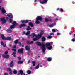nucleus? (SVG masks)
<instances>
[{
    "label": "nucleus",
    "instance_id": "nucleus-3",
    "mask_svg": "<svg viewBox=\"0 0 75 75\" xmlns=\"http://www.w3.org/2000/svg\"><path fill=\"white\" fill-rule=\"evenodd\" d=\"M53 44V42H51L50 43H46L45 44V46L47 47V48L49 50H51L52 47V46H51V45Z\"/></svg>",
    "mask_w": 75,
    "mask_h": 75
},
{
    "label": "nucleus",
    "instance_id": "nucleus-27",
    "mask_svg": "<svg viewBox=\"0 0 75 75\" xmlns=\"http://www.w3.org/2000/svg\"><path fill=\"white\" fill-rule=\"evenodd\" d=\"M1 45H3L4 47H6V45H4V43H3V42H1Z\"/></svg>",
    "mask_w": 75,
    "mask_h": 75
},
{
    "label": "nucleus",
    "instance_id": "nucleus-30",
    "mask_svg": "<svg viewBox=\"0 0 75 75\" xmlns=\"http://www.w3.org/2000/svg\"><path fill=\"white\" fill-rule=\"evenodd\" d=\"M15 54H16V52H14L12 55H13V56L14 57H15V58L16 57V56L15 55Z\"/></svg>",
    "mask_w": 75,
    "mask_h": 75
},
{
    "label": "nucleus",
    "instance_id": "nucleus-20",
    "mask_svg": "<svg viewBox=\"0 0 75 75\" xmlns=\"http://www.w3.org/2000/svg\"><path fill=\"white\" fill-rule=\"evenodd\" d=\"M29 25H30L31 27H33V23H32L31 22H30L29 23Z\"/></svg>",
    "mask_w": 75,
    "mask_h": 75
},
{
    "label": "nucleus",
    "instance_id": "nucleus-51",
    "mask_svg": "<svg viewBox=\"0 0 75 75\" xmlns=\"http://www.w3.org/2000/svg\"><path fill=\"white\" fill-rule=\"evenodd\" d=\"M9 47H11V44H10L9 45Z\"/></svg>",
    "mask_w": 75,
    "mask_h": 75
},
{
    "label": "nucleus",
    "instance_id": "nucleus-19",
    "mask_svg": "<svg viewBox=\"0 0 75 75\" xmlns=\"http://www.w3.org/2000/svg\"><path fill=\"white\" fill-rule=\"evenodd\" d=\"M26 30H27V31H29V30H31V28H30L29 26H28L27 27Z\"/></svg>",
    "mask_w": 75,
    "mask_h": 75
},
{
    "label": "nucleus",
    "instance_id": "nucleus-40",
    "mask_svg": "<svg viewBox=\"0 0 75 75\" xmlns=\"http://www.w3.org/2000/svg\"><path fill=\"white\" fill-rule=\"evenodd\" d=\"M12 50V51H16V49H13Z\"/></svg>",
    "mask_w": 75,
    "mask_h": 75
},
{
    "label": "nucleus",
    "instance_id": "nucleus-48",
    "mask_svg": "<svg viewBox=\"0 0 75 75\" xmlns=\"http://www.w3.org/2000/svg\"><path fill=\"white\" fill-rule=\"evenodd\" d=\"M6 20H8V18L6 17Z\"/></svg>",
    "mask_w": 75,
    "mask_h": 75
},
{
    "label": "nucleus",
    "instance_id": "nucleus-39",
    "mask_svg": "<svg viewBox=\"0 0 75 75\" xmlns=\"http://www.w3.org/2000/svg\"><path fill=\"white\" fill-rule=\"evenodd\" d=\"M71 41H75V38H73L72 39V40H71Z\"/></svg>",
    "mask_w": 75,
    "mask_h": 75
},
{
    "label": "nucleus",
    "instance_id": "nucleus-5",
    "mask_svg": "<svg viewBox=\"0 0 75 75\" xmlns=\"http://www.w3.org/2000/svg\"><path fill=\"white\" fill-rule=\"evenodd\" d=\"M42 19V17H41V16H38V17L36 18V21L35 22L36 24H40V22L38 21V20H41Z\"/></svg>",
    "mask_w": 75,
    "mask_h": 75
},
{
    "label": "nucleus",
    "instance_id": "nucleus-4",
    "mask_svg": "<svg viewBox=\"0 0 75 75\" xmlns=\"http://www.w3.org/2000/svg\"><path fill=\"white\" fill-rule=\"evenodd\" d=\"M1 35L3 40H11V37H8L6 38L4 37V36L3 34H2Z\"/></svg>",
    "mask_w": 75,
    "mask_h": 75
},
{
    "label": "nucleus",
    "instance_id": "nucleus-54",
    "mask_svg": "<svg viewBox=\"0 0 75 75\" xmlns=\"http://www.w3.org/2000/svg\"><path fill=\"white\" fill-rule=\"evenodd\" d=\"M42 65H40V67H42Z\"/></svg>",
    "mask_w": 75,
    "mask_h": 75
},
{
    "label": "nucleus",
    "instance_id": "nucleus-29",
    "mask_svg": "<svg viewBox=\"0 0 75 75\" xmlns=\"http://www.w3.org/2000/svg\"><path fill=\"white\" fill-rule=\"evenodd\" d=\"M31 71L30 70H29L27 71V73L28 74H31Z\"/></svg>",
    "mask_w": 75,
    "mask_h": 75
},
{
    "label": "nucleus",
    "instance_id": "nucleus-46",
    "mask_svg": "<svg viewBox=\"0 0 75 75\" xmlns=\"http://www.w3.org/2000/svg\"><path fill=\"white\" fill-rule=\"evenodd\" d=\"M57 35H60V33H58L57 34Z\"/></svg>",
    "mask_w": 75,
    "mask_h": 75
},
{
    "label": "nucleus",
    "instance_id": "nucleus-17",
    "mask_svg": "<svg viewBox=\"0 0 75 75\" xmlns=\"http://www.w3.org/2000/svg\"><path fill=\"white\" fill-rule=\"evenodd\" d=\"M1 11L2 12V13H6V11L5 10H4V8H2Z\"/></svg>",
    "mask_w": 75,
    "mask_h": 75
},
{
    "label": "nucleus",
    "instance_id": "nucleus-25",
    "mask_svg": "<svg viewBox=\"0 0 75 75\" xmlns=\"http://www.w3.org/2000/svg\"><path fill=\"white\" fill-rule=\"evenodd\" d=\"M25 25L24 24H23L20 25V28L22 27H25Z\"/></svg>",
    "mask_w": 75,
    "mask_h": 75
},
{
    "label": "nucleus",
    "instance_id": "nucleus-38",
    "mask_svg": "<svg viewBox=\"0 0 75 75\" xmlns=\"http://www.w3.org/2000/svg\"><path fill=\"white\" fill-rule=\"evenodd\" d=\"M54 33H50V35H54Z\"/></svg>",
    "mask_w": 75,
    "mask_h": 75
},
{
    "label": "nucleus",
    "instance_id": "nucleus-42",
    "mask_svg": "<svg viewBox=\"0 0 75 75\" xmlns=\"http://www.w3.org/2000/svg\"><path fill=\"white\" fill-rule=\"evenodd\" d=\"M33 42H33V41H31L30 42L31 44H33Z\"/></svg>",
    "mask_w": 75,
    "mask_h": 75
},
{
    "label": "nucleus",
    "instance_id": "nucleus-50",
    "mask_svg": "<svg viewBox=\"0 0 75 75\" xmlns=\"http://www.w3.org/2000/svg\"><path fill=\"white\" fill-rule=\"evenodd\" d=\"M28 63H30V61H28Z\"/></svg>",
    "mask_w": 75,
    "mask_h": 75
},
{
    "label": "nucleus",
    "instance_id": "nucleus-49",
    "mask_svg": "<svg viewBox=\"0 0 75 75\" xmlns=\"http://www.w3.org/2000/svg\"><path fill=\"white\" fill-rule=\"evenodd\" d=\"M2 1H3L2 0L0 1V3H1L2 2Z\"/></svg>",
    "mask_w": 75,
    "mask_h": 75
},
{
    "label": "nucleus",
    "instance_id": "nucleus-32",
    "mask_svg": "<svg viewBox=\"0 0 75 75\" xmlns=\"http://www.w3.org/2000/svg\"><path fill=\"white\" fill-rule=\"evenodd\" d=\"M13 73L15 74H17V71L16 70H14L13 71Z\"/></svg>",
    "mask_w": 75,
    "mask_h": 75
},
{
    "label": "nucleus",
    "instance_id": "nucleus-11",
    "mask_svg": "<svg viewBox=\"0 0 75 75\" xmlns=\"http://www.w3.org/2000/svg\"><path fill=\"white\" fill-rule=\"evenodd\" d=\"M40 3H41V4H44V3H47V0H44L42 2L41 1V0H40L39 1Z\"/></svg>",
    "mask_w": 75,
    "mask_h": 75
},
{
    "label": "nucleus",
    "instance_id": "nucleus-23",
    "mask_svg": "<svg viewBox=\"0 0 75 75\" xmlns=\"http://www.w3.org/2000/svg\"><path fill=\"white\" fill-rule=\"evenodd\" d=\"M42 40L43 41H45V38L44 37H43L42 39Z\"/></svg>",
    "mask_w": 75,
    "mask_h": 75
},
{
    "label": "nucleus",
    "instance_id": "nucleus-52",
    "mask_svg": "<svg viewBox=\"0 0 75 75\" xmlns=\"http://www.w3.org/2000/svg\"><path fill=\"white\" fill-rule=\"evenodd\" d=\"M18 44H19V45H21V43H20V42H19Z\"/></svg>",
    "mask_w": 75,
    "mask_h": 75
},
{
    "label": "nucleus",
    "instance_id": "nucleus-8",
    "mask_svg": "<svg viewBox=\"0 0 75 75\" xmlns=\"http://www.w3.org/2000/svg\"><path fill=\"white\" fill-rule=\"evenodd\" d=\"M3 58H8L10 57V56L8 55H1Z\"/></svg>",
    "mask_w": 75,
    "mask_h": 75
},
{
    "label": "nucleus",
    "instance_id": "nucleus-28",
    "mask_svg": "<svg viewBox=\"0 0 75 75\" xmlns=\"http://www.w3.org/2000/svg\"><path fill=\"white\" fill-rule=\"evenodd\" d=\"M18 64H23V61H18Z\"/></svg>",
    "mask_w": 75,
    "mask_h": 75
},
{
    "label": "nucleus",
    "instance_id": "nucleus-18",
    "mask_svg": "<svg viewBox=\"0 0 75 75\" xmlns=\"http://www.w3.org/2000/svg\"><path fill=\"white\" fill-rule=\"evenodd\" d=\"M7 31L8 33H11L12 31V30H11L10 29H8L7 30Z\"/></svg>",
    "mask_w": 75,
    "mask_h": 75
},
{
    "label": "nucleus",
    "instance_id": "nucleus-59",
    "mask_svg": "<svg viewBox=\"0 0 75 75\" xmlns=\"http://www.w3.org/2000/svg\"><path fill=\"white\" fill-rule=\"evenodd\" d=\"M1 6H0V10H1Z\"/></svg>",
    "mask_w": 75,
    "mask_h": 75
},
{
    "label": "nucleus",
    "instance_id": "nucleus-57",
    "mask_svg": "<svg viewBox=\"0 0 75 75\" xmlns=\"http://www.w3.org/2000/svg\"><path fill=\"white\" fill-rule=\"evenodd\" d=\"M24 40V38H23L22 39V40Z\"/></svg>",
    "mask_w": 75,
    "mask_h": 75
},
{
    "label": "nucleus",
    "instance_id": "nucleus-41",
    "mask_svg": "<svg viewBox=\"0 0 75 75\" xmlns=\"http://www.w3.org/2000/svg\"><path fill=\"white\" fill-rule=\"evenodd\" d=\"M18 59H19V60H21V58L20 57H18Z\"/></svg>",
    "mask_w": 75,
    "mask_h": 75
},
{
    "label": "nucleus",
    "instance_id": "nucleus-64",
    "mask_svg": "<svg viewBox=\"0 0 75 75\" xmlns=\"http://www.w3.org/2000/svg\"><path fill=\"white\" fill-rule=\"evenodd\" d=\"M1 56H0V58H1Z\"/></svg>",
    "mask_w": 75,
    "mask_h": 75
},
{
    "label": "nucleus",
    "instance_id": "nucleus-13",
    "mask_svg": "<svg viewBox=\"0 0 75 75\" xmlns=\"http://www.w3.org/2000/svg\"><path fill=\"white\" fill-rule=\"evenodd\" d=\"M7 71H10L9 74L10 75H12V71L10 68H8L7 69Z\"/></svg>",
    "mask_w": 75,
    "mask_h": 75
},
{
    "label": "nucleus",
    "instance_id": "nucleus-62",
    "mask_svg": "<svg viewBox=\"0 0 75 75\" xmlns=\"http://www.w3.org/2000/svg\"><path fill=\"white\" fill-rule=\"evenodd\" d=\"M74 36H75V34H74Z\"/></svg>",
    "mask_w": 75,
    "mask_h": 75
},
{
    "label": "nucleus",
    "instance_id": "nucleus-34",
    "mask_svg": "<svg viewBox=\"0 0 75 75\" xmlns=\"http://www.w3.org/2000/svg\"><path fill=\"white\" fill-rule=\"evenodd\" d=\"M47 60L48 61H51V58H48L47 59Z\"/></svg>",
    "mask_w": 75,
    "mask_h": 75
},
{
    "label": "nucleus",
    "instance_id": "nucleus-47",
    "mask_svg": "<svg viewBox=\"0 0 75 75\" xmlns=\"http://www.w3.org/2000/svg\"><path fill=\"white\" fill-rule=\"evenodd\" d=\"M4 75H8V74L7 73H5L4 74Z\"/></svg>",
    "mask_w": 75,
    "mask_h": 75
},
{
    "label": "nucleus",
    "instance_id": "nucleus-10",
    "mask_svg": "<svg viewBox=\"0 0 75 75\" xmlns=\"http://www.w3.org/2000/svg\"><path fill=\"white\" fill-rule=\"evenodd\" d=\"M23 50H24V49H19L18 50V52L19 54H21V53H22L23 52Z\"/></svg>",
    "mask_w": 75,
    "mask_h": 75
},
{
    "label": "nucleus",
    "instance_id": "nucleus-6",
    "mask_svg": "<svg viewBox=\"0 0 75 75\" xmlns=\"http://www.w3.org/2000/svg\"><path fill=\"white\" fill-rule=\"evenodd\" d=\"M13 25H12L10 27L11 29H12V28H14L15 26H16V25H17V23L16 22L14 21L13 23Z\"/></svg>",
    "mask_w": 75,
    "mask_h": 75
},
{
    "label": "nucleus",
    "instance_id": "nucleus-14",
    "mask_svg": "<svg viewBox=\"0 0 75 75\" xmlns=\"http://www.w3.org/2000/svg\"><path fill=\"white\" fill-rule=\"evenodd\" d=\"M7 16H8V17H10L11 18H13V15H12V14L11 13H10L9 14H7Z\"/></svg>",
    "mask_w": 75,
    "mask_h": 75
},
{
    "label": "nucleus",
    "instance_id": "nucleus-2",
    "mask_svg": "<svg viewBox=\"0 0 75 75\" xmlns=\"http://www.w3.org/2000/svg\"><path fill=\"white\" fill-rule=\"evenodd\" d=\"M36 44L37 45H42V48L43 50V52H44L45 51V50H46V49L45 47V45L43 43L41 44L40 42H37L36 43Z\"/></svg>",
    "mask_w": 75,
    "mask_h": 75
},
{
    "label": "nucleus",
    "instance_id": "nucleus-31",
    "mask_svg": "<svg viewBox=\"0 0 75 75\" xmlns=\"http://www.w3.org/2000/svg\"><path fill=\"white\" fill-rule=\"evenodd\" d=\"M45 21H46V22H47V21H49V20L48 19L45 18Z\"/></svg>",
    "mask_w": 75,
    "mask_h": 75
},
{
    "label": "nucleus",
    "instance_id": "nucleus-9",
    "mask_svg": "<svg viewBox=\"0 0 75 75\" xmlns=\"http://www.w3.org/2000/svg\"><path fill=\"white\" fill-rule=\"evenodd\" d=\"M19 72L20 73L18 74V75H20L21 74V75H25V74L23 73V71L22 70H19Z\"/></svg>",
    "mask_w": 75,
    "mask_h": 75
},
{
    "label": "nucleus",
    "instance_id": "nucleus-56",
    "mask_svg": "<svg viewBox=\"0 0 75 75\" xmlns=\"http://www.w3.org/2000/svg\"><path fill=\"white\" fill-rule=\"evenodd\" d=\"M36 1H37V0H35L34 1V2H36Z\"/></svg>",
    "mask_w": 75,
    "mask_h": 75
},
{
    "label": "nucleus",
    "instance_id": "nucleus-7",
    "mask_svg": "<svg viewBox=\"0 0 75 75\" xmlns=\"http://www.w3.org/2000/svg\"><path fill=\"white\" fill-rule=\"evenodd\" d=\"M4 19V17L0 19V21H1L2 23V24H4V23H6V20H5Z\"/></svg>",
    "mask_w": 75,
    "mask_h": 75
},
{
    "label": "nucleus",
    "instance_id": "nucleus-15",
    "mask_svg": "<svg viewBox=\"0 0 75 75\" xmlns=\"http://www.w3.org/2000/svg\"><path fill=\"white\" fill-rule=\"evenodd\" d=\"M21 22H22V23H27L28 22V20H26V21L22 20V21H21Z\"/></svg>",
    "mask_w": 75,
    "mask_h": 75
},
{
    "label": "nucleus",
    "instance_id": "nucleus-12",
    "mask_svg": "<svg viewBox=\"0 0 75 75\" xmlns=\"http://www.w3.org/2000/svg\"><path fill=\"white\" fill-rule=\"evenodd\" d=\"M9 65L10 67H12L14 65V64H13V61H11L10 62V64H9Z\"/></svg>",
    "mask_w": 75,
    "mask_h": 75
},
{
    "label": "nucleus",
    "instance_id": "nucleus-60",
    "mask_svg": "<svg viewBox=\"0 0 75 75\" xmlns=\"http://www.w3.org/2000/svg\"><path fill=\"white\" fill-rule=\"evenodd\" d=\"M49 21H51V20H49Z\"/></svg>",
    "mask_w": 75,
    "mask_h": 75
},
{
    "label": "nucleus",
    "instance_id": "nucleus-61",
    "mask_svg": "<svg viewBox=\"0 0 75 75\" xmlns=\"http://www.w3.org/2000/svg\"><path fill=\"white\" fill-rule=\"evenodd\" d=\"M69 34H71V33H70Z\"/></svg>",
    "mask_w": 75,
    "mask_h": 75
},
{
    "label": "nucleus",
    "instance_id": "nucleus-63",
    "mask_svg": "<svg viewBox=\"0 0 75 75\" xmlns=\"http://www.w3.org/2000/svg\"><path fill=\"white\" fill-rule=\"evenodd\" d=\"M57 20H58V18L56 19Z\"/></svg>",
    "mask_w": 75,
    "mask_h": 75
},
{
    "label": "nucleus",
    "instance_id": "nucleus-33",
    "mask_svg": "<svg viewBox=\"0 0 75 75\" xmlns=\"http://www.w3.org/2000/svg\"><path fill=\"white\" fill-rule=\"evenodd\" d=\"M47 38H48L51 39V38H52V36H51V35H50V36H47Z\"/></svg>",
    "mask_w": 75,
    "mask_h": 75
},
{
    "label": "nucleus",
    "instance_id": "nucleus-44",
    "mask_svg": "<svg viewBox=\"0 0 75 75\" xmlns=\"http://www.w3.org/2000/svg\"><path fill=\"white\" fill-rule=\"evenodd\" d=\"M13 48H16V46H14L13 47Z\"/></svg>",
    "mask_w": 75,
    "mask_h": 75
},
{
    "label": "nucleus",
    "instance_id": "nucleus-26",
    "mask_svg": "<svg viewBox=\"0 0 75 75\" xmlns=\"http://www.w3.org/2000/svg\"><path fill=\"white\" fill-rule=\"evenodd\" d=\"M48 25L49 27H54V25L53 24Z\"/></svg>",
    "mask_w": 75,
    "mask_h": 75
},
{
    "label": "nucleus",
    "instance_id": "nucleus-43",
    "mask_svg": "<svg viewBox=\"0 0 75 75\" xmlns=\"http://www.w3.org/2000/svg\"><path fill=\"white\" fill-rule=\"evenodd\" d=\"M60 11L62 12H63V9H61Z\"/></svg>",
    "mask_w": 75,
    "mask_h": 75
},
{
    "label": "nucleus",
    "instance_id": "nucleus-55",
    "mask_svg": "<svg viewBox=\"0 0 75 75\" xmlns=\"http://www.w3.org/2000/svg\"><path fill=\"white\" fill-rule=\"evenodd\" d=\"M23 47H24V45H22V48Z\"/></svg>",
    "mask_w": 75,
    "mask_h": 75
},
{
    "label": "nucleus",
    "instance_id": "nucleus-58",
    "mask_svg": "<svg viewBox=\"0 0 75 75\" xmlns=\"http://www.w3.org/2000/svg\"><path fill=\"white\" fill-rule=\"evenodd\" d=\"M28 55H30V53H28Z\"/></svg>",
    "mask_w": 75,
    "mask_h": 75
},
{
    "label": "nucleus",
    "instance_id": "nucleus-16",
    "mask_svg": "<svg viewBox=\"0 0 75 75\" xmlns=\"http://www.w3.org/2000/svg\"><path fill=\"white\" fill-rule=\"evenodd\" d=\"M25 48L27 51L30 50V47L28 46H27L25 47Z\"/></svg>",
    "mask_w": 75,
    "mask_h": 75
},
{
    "label": "nucleus",
    "instance_id": "nucleus-36",
    "mask_svg": "<svg viewBox=\"0 0 75 75\" xmlns=\"http://www.w3.org/2000/svg\"><path fill=\"white\" fill-rule=\"evenodd\" d=\"M8 51H6L5 52V54H8Z\"/></svg>",
    "mask_w": 75,
    "mask_h": 75
},
{
    "label": "nucleus",
    "instance_id": "nucleus-45",
    "mask_svg": "<svg viewBox=\"0 0 75 75\" xmlns=\"http://www.w3.org/2000/svg\"><path fill=\"white\" fill-rule=\"evenodd\" d=\"M13 21V20H11V19H10V23H11V21Z\"/></svg>",
    "mask_w": 75,
    "mask_h": 75
},
{
    "label": "nucleus",
    "instance_id": "nucleus-1",
    "mask_svg": "<svg viewBox=\"0 0 75 75\" xmlns=\"http://www.w3.org/2000/svg\"><path fill=\"white\" fill-rule=\"evenodd\" d=\"M42 35V33H40V34H38V36L35 35L34 33H33L31 35V36L32 38H33V40L34 41H37L38 40V39L40 38L41 37Z\"/></svg>",
    "mask_w": 75,
    "mask_h": 75
},
{
    "label": "nucleus",
    "instance_id": "nucleus-35",
    "mask_svg": "<svg viewBox=\"0 0 75 75\" xmlns=\"http://www.w3.org/2000/svg\"><path fill=\"white\" fill-rule=\"evenodd\" d=\"M18 40H15L14 41V43L15 44H17V42H18Z\"/></svg>",
    "mask_w": 75,
    "mask_h": 75
},
{
    "label": "nucleus",
    "instance_id": "nucleus-21",
    "mask_svg": "<svg viewBox=\"0 0 75 75\" xmlns=\"http://www.w3.org/2000/svg\"><path fill=\"white\" fill-rule=\"evenodd\" d=\"M36 62L35 61H32V64H33V66H35Z\"/></svg>",
    "mask_w": 75,
    "mask_h": 75
},
{
    "label": "nucleus",
    "instance_id": "nucleus-53",
    "mask_svg": "<svg viewBox=\"0 0 75 75\" xmlns=\"http://www.w3.org/2000/svg\"><path fill=\"white\" fill-rule=\"evenodd\" d=\"M23 34H25V32H23Z\"/></svg>",
    "mask_w": 75,
    "mask_h": 75
},
{
    "label": "nucleus",
    "instance_id": "nucleus-22",
    "mask_svg": "<svg viewBox=\"0 0 75 75\" xmlns=\"http://www.w3.org/2000/svg\"><path fill=\"white\" fill-rule=\"evenodd\" d=\"M40 66V64H39L38 65L35 67V68L36 69H38L39 68V66Z\"/></svg>",
    "mask_w": 75,
    "mask_h": 75
},
{
    "label": "nucleus",
    "instance_id": "nucleus-24",
    "mask_svg": "<svg viewBox=\"0 0 75 75\" xmlns=\"http://www.w3.org/2000/svg\"><path fill=\"white\" fill-rule=\"evenodd\" d=\"M30 34V31H28L26 34V35H29Z\"/></svg>",
    "mask_w": 75,
    "mask_h": 75
},
{
    "label": "nucleus",
    "instance_id": "nucleus-37",
    "mask_svg": "<svg viewBox=\"0 0 75 75\" xmlns=\"http://www.w3.org/2000/svg\"><path fill=\"white\" fill-rule=\"evenodd\" d=\"M52 32L53 33H55V32H56V31H55V30L54 29H53L52 30Z\"/></svg>",
    "mask_w": 75,
    "mask_h": 75
}]
</instances>
